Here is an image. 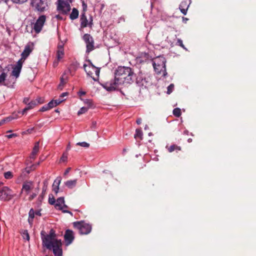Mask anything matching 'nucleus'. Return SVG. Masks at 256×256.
I'll use <instances>...</instances> for the list:
<instances>
[{
    "mask_svg": "<svg viewBox=\"0 0 256 256\" xmlns=\"http://www.w3.org/2000/svg\"><path fill=\"white\" fill-rule=\"evenodd\" d=\"M168 150L169 152H171L175 150H180V146L174 144L170 146V148H168Z\"/></svg>",
    "mask_w": 256,
    "mask_h": 256,
    "instance_id": "nucleus-30",
    "label": "nucleus"
},
{
    "mask_svg": "<svg viewBox=\"0 0 256 256\" xmlns=\"http://www.w3.org/2000/svg\"><path fill=\"white\" fill-rule=\"evenodd\" d=\"M68 159V156L66 154H64L62 157L60 158V161L64 162L67 160Z\"/></svg>",
    "mask_w": 256,
    "mask_h": 256,
    "instance_id": "nucleus-41",
    "label": "nucleus"
},
{
    "mask_svg": "<svg viewBox=\"0 0 256 256\" xmlns=\"http://www.w3.org/2000/svg\"><path fill=\"white\" fill-rule=\"evenodd\" d=\"M37 104L36 100H32L28 103L27 106L21 112L22 114H24L28 110L34 108Z\"/></svg>",
    "mask_w": 256,
    "mask_h": 256,
    "instance_id": "nucleus-22",
    "label": "nucleus"
},
{
    "mask_svg": "<svg viewBox=\"0 0 256 256\" xmlns=\"http://www.w3.org/2000/svg\"><path fill=\"white\" fill-rule=\"evenodd\" d=\"M8 71L4 69L0 65V85L8 86V83L6 80Z\"/></svg>",
    "mask_w": 256,
    "mask_h": 256,
    "instance_id": "nucleus-15",
    "label": "nucleus"
},
{
    "mask_svg": "<svg viewBox=\"0 0 256 256\" xmlns=\"http://www.w3.org/2000/svg\"><path fill=\"white\" fill-rule=\"evenodd\" d=\"M173 114L177 118H178L181 115V110L180 108H175L173 110Z\"/></svg>",
    "mask_w": 256,
    "mask_h": 256,
    "instance_id": "nucleus-29",
    "label": "nucleus"
},
{
    "mask_svg": "<svg viewBox=\"0 0 256 256\" xmlns=\"http://www.w3.org/2000/svg\"><path fill=\"white\" fill-rule=\"evenodd\" d=\"M39 147H40V143L39 142H36L35 143L34 146L30 154V158L31 159L34 160L37 154L39 152Z\"/></svg>",
    "mask_w": 256,
    "mask_h": 256,
    "instance_id": "nucleus-20",
    "label": "nucleus"
},
{
    "mask_svg": "<svg viewBox=\"0 0 256 256\" xmlns=\"http://www.w3.org/2000/svg\"><path fill=\"white\" fill-rule=\"evenodd\" d=\"M24 170L26 171L28 173H29V170H27L26 168Z\"/></svg>",
    "mask_w": 256,
    "mask_h": 256,
    "instance_id": "nucleus-56",
    "label": "nucleus"
},
{
    "mask_svg": "<svg viewBox=\"0 0 256 256\" xmlns=\"http://www.w3.org/2000/svg\"><path fill=\"white\" fill-rule=\"evenodd\" d=\"M4 177L6 179H11L13 177V174L10 171L6 172L4 174Z\"/></svg>",
    "mask_w": 256,
    "mask_h": 256,
    "instance_id": "nucleus-33",
    "label": "nucleus"
},
{
    "mask_svg": "<svg viewBox=\"0 0 256 256\" xmlns=\"http://www.w3.org/2000/svg\"><path fill=\"white\" fill-rule=\"evenodd\" d=\"M34 130V128H30L27 130L28 133H30Z\"/></svg>",
    "mask_w": 256,
    "mask_h": 256,
    "instance_id": "nucleus-54",
    "label": "nucleus"
},
{
    "mask_svg": "<svg viewBox=\"0 0 256 256\" xmlns=\"http://www.w3.org/2000/svg\"><path fill=\"white\" fill-rule=\"evenodd\" d=\"M22 238L28 241L30 240V236H29L28 230H24L22 232Z\"/></svg>",
    "mask_w": 256,
    "mask_h": 256,
    "instance_id": "nucleus-32",
    "label": "nucleus"
},
{
    "mask_svg": "<svg viewBox=\"0 0 256 256\" xmlns=\"http://www.w3.org/2000/svg\"><path fill=\"white\" fill-rule=\"evenodd\" d=\"M38 103H42V102H38Z\"/></svg>",
    "mask_w": 256,
    "mask_h": 256,
    "instance_id": "nucleus-64",
    "label": "nucleus"
},
{
    "mask_svg": "<svg viewBox=\"0 0 256 256\" xmlns=\"http://www.w3.org/2000/svg\"><path fill=\"white\" fill-rule=\"evenodd\" d=\"M83 40L86 44L87 52H90L94 50V40L90 34H84L83 36Z\"/></svg>",
    "mask_w": 256,
    "mask_h": 256,
    "instance_id": "nucleus-11",
    "label": "nucleus"
},
{
    "mask_svg": "<svg viewBox=\"0 0 256 256\" xmlns=\"http://www.w3.org/2000/svg\"><path fill=\"white\" fill-rule=\"evenodd\" d=\"M31 4L35 10L40 12L45 10L48 6L46 2L44 0H32Z\"/></svg>",
    "mask_w": 256,
    "mask_h": 256,
    "instance_id": "nucleus-12",
    "label": "nucleus"
},
{
    "mask_svg": "<svg viewBox=\"0 0 256 256\" xmlns=\"http://www.w3.org/2000/svg\"><path fill=\"white\" fill-rule=\"evenodd\" d=\"M166 60L163 56H158L153 60L152 65L158 74H162L164 76L167 74L166 68Z\"/></svg>",
    "mask_w": 256,
    "mask_h": 256,
    "instance_id": "nucleus-3",
    "label": "nucleus"
},
{
    "mask_svg": "<svg viewBox=\"0 0 256 256\" xmlns=\"http://www.w3.org/2000/svg\"><path fill=\"white\" fill-rule=\"evenodd\" d=\"M77 180L76 179L72 180H69L65 182L64 184L66 186L69 188H74L76 184Z\"/></svg>",
    "mask_w": 256,
    "mask_h": 256,
    "instance_id": "nucleus-23",
    "label": "nucleus"
},
{
    "mask_svg": "<svg viewBox=\"0 0 256 256\" xmlns=\"http://www.w3.org/2000/svg\"><path fill=\"white\" fill-rule=\"evenodd\" d=\"M34 184L32 182L28 181L24 182L20 192V194L24 193L28 195L34 189Z\"/></svg>",
    "mask_w": 256,
    "mask_h": 256,
    "instance_id": "nucleus-13",
    "label": "nucleus"
},
{
    "mask_svg": "<svg viewBox=\"0 0 256 256\" xmlns=\"http://www.w3.org/2000/svg\"><path fill=\"white\" fill-rule=\"evenodd\" d=\"M88 108L83 106L78 111V114L80 116V114H84L88 110Z\"/></svg>",
    "mask_w": 256,
    "mask_h": 256,
    "instance_id": "nucleus-31",
    "label": "nucleus"
},
{
    "mask_svg": "<svg viewBox=\"0 0 256 256\" xmlns=\"http://www.w3.org/2000/svg\"><path fill=\"white\" fill-rule=\"evenodd\" d=\"M68 0L70 2H72V0Z\"/></svg>",
    "mask_w": 256,
    "mask_h": 256,
    "instance_id": "nucleus-63",
    "label": "nucleus"
},
{
    "mask_svg": "<svg viewBox=\"0 0 256 256\" xmlns=\"http://www.w3.org/2000/svg\"><path fill=\"white\" fill-rule=\"evenodd\" d=\"M176 44L182 48L184 50H186V48H185L183 44L182 41L180 39H178Z\"/></svg>",
    "mask_w": 256,
    "mask_h": 256,
    "instance_id": "nucleus-40",
    "label": "nucleus"
},
{
    "mask_svg": "<svg viewBox=\"0 0 256 256\" xmlns=\"http://www.w3.org/2000/svg\"><path fill=\"white\" fill-rule=\"evenodd\" d=\"M84 68L88 76L91 77L94 81L98 80L100 72V70L98 68L96 67L88 62V64H84Z\"/></svg>",
    "mask_w": 256,
    "mask_h": 256,
    "instance_id": "nucleus-4",
    "label": "nucleus"
},
{
    "mask_svg": "<svg viewBox=\"0 0 256 256\" xmlns=\"http://www.w3.org/2000/svg\"><path fill=\"white\" fill-rule=\"evenodd\" d=\"M85 94H86V92L84 91H80L78 92V94L80 96L84 95Z\"/></svg>",
    "mask_w": 256,
    "mask_h": 256,
    "instance_id": "nucleus-50",
    "label": "nucleus"
},
{
    "mask_svg": "<svg viewBox=\"0 0 256 256\" xmlns=\"http://www.w3.org/2000/svg\"><path fill=\"white\" fill-rule=\"evenodd\" d=\"M191 3V0H184L180 3L179 8L184 15H186L187 13L188 8Z\"/></svg>",
    "mask_w": 256,
    "mask_h": 256,
    "instance_id": "nucleus-17",
    "label": "nucleus"
},
{
    "mask_svg": "<svg viewBox=\"0 0 256 256\" xmlns=\"http://www.w3.org/2000/svg\"><path fill=\"white\" fill-rule=\"evenodd\" d=\"M50 108H48V104H46V105H44V106L40 110V112H45V111H46V110H49Z\"/></svg>",
    "mask_w": 256,
    "mask_h": 256,
    "instance_id": "nucleus-44",
    "label": "nucleus"
},
{
    "mask_svg": "<svg viewBox=\"0 0 256 256\" xmlns=\"http://www.w3.org/2000/svg\"><path fill=\"white\" fill-rule=\"evenodd\" d=\"M115 76L119 84H130L134 80L136 76L132 68L128 66H118L115 72Z\"/></svg>",
    "mask_w": 256,
    "mask_h": 256,
    "instance_id": "nucleus-2",
    "label": "nucleus"
},
{
    "mask_svg": "<svg viewBox=\"0 0 256 256\" xmlns=\"http://www.w3.org/2000/svg\"><path fill=\"white\" fill-rule=\"evenodd\" d=\"M36 214H38V215H40V212H36Z\"/></svg>",
    "mask_w": 256,
    "mask_h": 256,
    "instance_id": "nucleus-59",
    "label": "nucleus"
},
{
    "mask_svg": "<svg viewBox=\"0 0 256 256\" xmlns=\"http://www.w3.org/2000/svg\"><path fill=\"white\" fill-rule=\"evenodd\" d=\"M29 217L28 221L30 223H32L34 217V212L32 208H31L28 213Z\"/></svg>",
    "mask_w": 256,
    "mask_h": 256,
    "instance_id": "nucleus-28",
    "label": "nucleus"
},
{
    "mask_svg": "<svg viewBox=\"0 0 256 256\" xmlns=\"http://www.w3.org/2000/svg\"><path fill=\"white\" fill-rule=\"evenodd\" d=\"M80 26L82 28H86L88 26H92V19L90 20V21L88 22V20L86 18V15L84 14L81 15L80 16Z\"/></svg>",
    "mask_w": 256,
    "mask_h": 256,
    "instance_id": "nucleus-19",
    "label": "nucleus"
},
{
    "mask_svg": "<svg viewBox=\"0 0 256 256\" xmlns=\"http://www.w3.org/2000/svg\"><path fill=\"white\" fill-rule=\"evenodd\" d=\"M83 6H84V8H86V4H83Z\"/></svg>",
    "mask_w": 256,
    "mask_h": 256,
    "instance_id": "nucleus-61",
    "label": "nucleus"
},
{
    "mask_svg": "<svg viewBox=\"0 0 256 256\" xmlns=\"http://www.w3.org/2000/svg\"><path fill=\"white\" fill-rule=\"evenodd\" d=\"M55 17L57 18V19H59V20H61L62 19V18L61 16H60L59 14H57L55 16Z\"/></svg>",
    "mask_w": 256,
    "mask_h": 256,
    "instance_id": "nucleus-52",
    "label": "nucleus"
},
{
    "mask_svg": "<svg viewBox=\"0 0 256 256\" xmlns=\"http://www.w3.org/2000/svg\"><path fill=\"white\" fill-rule=\"evenodd\" d=\"M16 4H22L26 2L28 0H12Z\"/></svg>",
    "mask_w": 256,
    "mask_h": 256,
    "instance_id": "nucleus-45",
    "label": "nucleus"
},
{
    "mask_svg": "<svg viewBox=\"0 0 256 256\" xmlns=\"http://www.w3.org/2000/svg\"><path fill=\"white\" fill-rule=\"evenodd\" d=\"M46 20V16L42 15L38 17L36 22L34 24L33 30L36 33L40 32Z\"/></svg>",
    "mask_w": 256,
    "mask_h": 256,
    "instance_id": "nucleus-10",
    "label": "nucleus"
},
{
    "mask_svg": "<svg viewBox=\"0 0 256 256\" xmlns=\"http://www.w3.org/2000/svg\"><path fill=\"white\" fill-rule=\"evenodd\" d=\"M34 48V44L33 42H29L25 46L24 50L21 54V58L19 60L24 62L32 52Z\"/></svg>",
    "mask_w": 256,
    "mask_h": 256,
    "instance_id": "nucleus-7",
    "label": "nucleus"
},
{
    "mask_svg": "<svg viewBox=\"0 0 256 256\" xmlns=\"http://www.w3.org/2000/svg\"><path fill=\"white\" fill-rule=\"evenodd\" d=\"M68 95V93L66 92L62 93L60 96V98L64 99V98L66 96Z\"/></svg>",
    "mask_w": 256,
    "mask_h": 256,
    "instance_id": "nucleus-47",
    "label": "nucleus"
},
{
    "mask_svg": "<svg viewBox=\"0 0 256 256\" xmlns=\"http://www.w3.org/2000/svg\"><path fill=\"white\" fill-rule=\"evenodd\" d=\"M55 104L56 103L54 102V100H52L47 104L50 110L56 106Z\"/></svg>",
    "mask_w": 256,
    "mask_h": 256,
    "instance_id": "nucleus-39",
    "label": "nucleus"
},
{
    "mask_svg": "<svg viewBox=\"0 0 256 256\" xmlns=\"http://www.w3.org/2000/svg\"><path fill=\"white\" fill-rule=\"evenodd\" d=\"M66 83V81L64 80L63 78H61L60 82L59 85L58 86V88L60 90H62L64 84Z\"/></svg>",
    "mask_w": 256,
    "mask_h": 256,
    "instance_id": "nucleus-37",
    "label": "nucleus"
},
{
    "mask_svg": "<svg viewBox=\"0 0 256 256\" xmlns=\"http://www.w3.org/2000/svg\"><path fill=\"white\" fill-rule=\"evenodd\" d=\"M44 186H46V182H44Z\"/></svg>",
    "mask_w": 256,
    "mask_h": 256,
    "instance_id": "nucleus-62",
    "label": "nucleus"
},
{
    "mask_svg": "<svg viewBox=\"0 0 256 256\" xmlns=\"http://www.w3.org/2000/svg\"><path fill=\"white\" fill-rule=\"evenodd\" d=\"M12 120H14V119L12 118V116L11 115L10 116L6 118L5 119H4L3 120H4V122H10Z\"/></svg>",
    "mask_w": 256,
    "mask_h": 256,
    "instance_id": "nucleus-46",
    "label": "nucleus"
},
{
    "mask_svg": "<svg viewBox=\"0 0 256 256\" xmlns=\"http://www.w3.org/2000/svg\"><path fill=\"white\" fill-rule=\"evenodd\" d=\"M55 208L58 210H62L63 212H68L72 214L71 212L65 210L67 206L64 204V198L63 197H60L57 199L55 204Z\"/></svg>",
    "mask_w": 256,
    "mask_h": 256,
    "instance_id": "nucleus-14",
    "label": "nucleus"
},
{
    "mask_svg": "<svg viewBox=\"0 0 256 256\" xmlns=\"http://www.w3.org/2000/svg\"><path fill=\"white\" fill-rule=\"evenodd\" d=\"M23 102L25 104H28V103H29V99L27 98H26L24 99Z\"/></svg>",
    "mask_w": 256,
    "mask_h": 256,
    "instance_id": "nucleus-48",
    "label": "nucleus"
},
{
    "mask_svg": "<svg viewBox=\"0 0 256 256\" xmlns=\"http://www.w3.org/2000/svg\"><path fill=\"white\" fill-rule=\"evenodd\" d=\"M48 202L50 204L54 205L56 204L55 198L52 195L49 196Z\"/></svg>",
    "mask_w": 256,
    "mask_h": 256,
    "instance_id": "nucleus-36",
    "label": "nucleus"
},
{
    "mask_svg": "<svg viewBox=\"0 0 256 256\" xmlns=\"http://www.w3.org/2000/svg\"><path fill=\"white\" fill-rule=\"evenodd\" d=\"M56 4V10L62 14H67L71 10L70 3L64 0H58Z\"/></svg>",
    "mask_w": 256,
    "mask_h": 256,
    "instance_id": "nucleus-5",
    "label": "nucleus"
},
{
    "mask_svg": "<svg viewBox=\"0 0 256 256\" xmlns=\"http://www.w3.org/2000/svg\"><path fill=\"white\" fill-rule=\"evenodd\" d=\"M188 142H192V139L189 138V139L188 140Z\"/></svg>",
    "mask_w": 256,
    "mask_h": 256,
    "instance_id": "nucleus-58",
    "label": "nucleus"
},
{
    "mask_svg": "<svg viewBox=\"0 0 256 256\" xmlns=\"http://www.w3.org/2000/svg\"><path fill=\"white\" fill-rule=\"evenodd\" d=\"M120 85H121V84L118 82L115 77L114 80H111L106 82L102 84V86L108 91H112L118 88Z\"/></svg>",
    "mask_w": 256,
    "mask_h": 256,
    "instance_id": "nucleus-9",
    "label": "nucleus"
},
{
    "mask_svg": "<svg viewBox=\"0 0 256 256\" xmlns=\"http://www.w3.org/2000/svg\"><path fill=\"white\" fill-rule=\"evenodd\" d=\"M188 20V18H183V20Z\"/></svg>",
    "mask_w": 256,
    "mask_h": 256,
    "instance_id": "nucleus-57",
    "label": "nucleus"
},
{
    "mask_svg": "<svg viewBox=\"0 0 256 256\" xmlns=\"http://www.w3.org/2000/svg\"><path fill=\"white\" fill-rule=\"evenodd\" d=\"M4 120H2V121L0 122V126L4 124Z\"/></svg>",
    "mask_w": 256,
    "mask_h": 256,
    "instance_id": "nucleus-55",
    "label": "nucleus"
},
{
    "mask_svg": "<svg viewBox=\"0 0 256 256\" xmlns=\"http://www.w3.org/2000/svg\"><path fill=\"white\" fill-rule=\"evenodd\" d=\"M74 238V236L73 232L70 230H66L64 234V240L66 243V245L70 244L73 241Z\"/></svg>",
    "mask_w": 256,
    "mask_h": 256,
    "instance_id": "nucleus-18",
    "label": "nucleus"
},
{
    "mask_svg": "<svg viewBox=\"0 0 256 256\" xmlns=\"http://www.w3.org/2000/svg\"><path fill=\"white\" fill-rule=\"evenodd\" d=\"M20 112H14L12 114V118H13L14 120L18 118H19L18 114H20Z\"/></svg>",
    "mask_w": 256,
    "mask_h": 256,
    "instance_id": "nucleus-43",
    "label": "nucleus"
},
{
    "mask_svg": "<svg viewBox=\"0 0 256 256\" xmlns=\"http://www.w3.org/2000/svg\"><path fill=\"white\" fill-rule=\"evenodd\" d=\"M141 122H142V120L140 118H139V119H138L136 120V123L138 124H141Z\"/></svg>",
    "mask_w": 256,
    "mask_h": 256,
    "instance_id": "nucleus-53",
    "label": "nucleus"
},
{
    "mask_svg": "<svg viewBox=\"0 0 256 256\" xmlns=\"http://www.w3.org/2000/svg\"><path fill=\"white\" fill-rule=\"evenodd\" d=\"M61 182V178L60 177L57 178L54 181L52 184V190L57 194L59 190V186Z\"/></svg>",
    "mask_w": 256,
    "mask_h": 256,
    "instance_id": "nucleus-21",
    "label": "nucleus"
},
{
    "mask_svg": "<svg viewBox=\"0 0 256 256\" xmlns=\"http://www.w3.org/2000/svg\"><path fill=\"white\" fill-rule=\"evenodd\" d=\"M57 51V57L58 60H60L63 57L64 54V50L63 46L62 45H58V47Z\"/></svg>",
    "mask_w": 256,
    "mask_h": 256,
    "instance_id": "nucleus-24",
    "label": "nucleus"
},
{
    "mask_svg": "<svg viewBox=\"0 0 256 256\" xmlns=\"http://www.w3.org/2000/svg\"><path fill=\"white\" fill-rule=\"evenodd\" d=\"M76 145L81 146L84 148H88L90 146V144L87 143L86 142H78L76 143Z\"/></svg>",
    "mask_w": 256,
    "mask_h": 256,
    "instance_id": "nucleus-35",
    "label": "nucleus"
},
{
    "mask_svg": "<svg viewBox=\"0 0 256 256\" xmlns=\"http://www.w3.org/2000/svg\"><path fill=\"white\" fill-rule=\"evenodd\" d=\"M70 168H67V169L65 171V172H64V174L65 175H66V174H67L69 172H70Z\"/></svg>",
    "mask_w": 256,
    "mask_h": 256,
    "instance_id": "nucleus-51",
    "label": "nucleus"
},
{
    "mask_svg": "<svg viewBox=\"0 0 256 256\" xmlns=\"http://www.w3.org/2000/svg\"><path fill=\"white\" fill-rule=\"evenodd\" d=\"M38 193V189H35L34 192L33 191H32L30 193V194H28V195H30L29 197H28V200H33L34 198L36 197V196H37Z\"/></svg>",
    "mask_w": 256,
    "mask_h": 256,
    "instance_id": "nucleus-27",
    "label": "nucleus"
},
{
    "mask_svg": "<svg viewBox=\"0 0 256 256\" xmlns=\"http://www.w3.org/2000/svg\"><path fill=\"white\" fill-rule=\"evenodd\" d=\"M78 11L76 8L72 10V12L70 14V18L71 20H74L78 18Z\"/></svg>",
    "mask_w": 256,
    "mask_h": 256,
    "instance_id": "nucleus-25",
    "label": "nucleus"
},
{
    "mask_svg": "<svg viewBox=\"0 0 256 256\" xmlns=\"http://www.w3.org/2000/svg\"><path fill=\"white\" fill-rule=\"evenodd\" d=\"M64 100H65V99H62V98H59L58 99H57L56 100H54V102L56 103L55 104H56V106Z\"/></svg>",
    "mask_w": 256,
    "mask_h": 256,
    "instance_id": "nucleus-42",
    "label": "nucleus"
},
{
    "mask_svg": "<svg viewBox=\"0 0 256 256\" xmlns=\"http://www.w3.org/2000/svg\"><path fill=\"white\" fill-rule=\"evenodd\" d=\"M16 136V134H9V135H7L6 136L8 138H12V137L14 136Z\"/></svg>",
    "mask_w": 256,
    "mask_h": 256,
    "instance_id": "nucleus-49",
    "label": "nucleus"
},
{
    "mask_svg": "<svg viewBox=\"0 0 256 256\" xmlns=\"http://www.w3.org/2000/svg\"><path fill=\"white\" fill-rule=\"evenodd\" d=\"M83 101L84 103L87 106L86 108H90L92 106V101L90 99H80Z\"/></svg>",
    "mask_w": 256,
    "mask_h": 256,
    "instance_id": "nucleus-26",
    "label": "nucleus"
},
{
    "mask_svg": "<svg viewBox=\"0 0 256 256\" xmlns=\"http://www.w3.org/2000/svg\"><path fill=\"white\" fill-rule=\"evenodd\" d=\"M70 148V146H68V147H67V149L68 150Z\"/></svg>",
    "mask_w": 256,
    "mask_h": 256,
    "instance_id": "nucleus-60",
    "label": "nucleus"
},
{
    "mask_svg": "<svg viewBox=\"0 0 256 256\" xmlns=\"http://www.w3.org/2000/svg\"><path fill=\"white\" fill-rule=\"evenodd\" d=\"M13 197L12 190L7 186L0 189V200H8Z\"/></svg>",
    "mask_w": 256,
    "mask_h": 256,
    "instance_id": "nucleus-8",
    "label": "nucleus"
},
{
    "mask_svg": "<svg viewBox=\"0 0 256 256\" xmlns=\"http://www.w3.org/2000/svg\"><path fill=\"white\" fill-rule=\"evenodd\" d=\"M41 234L43 245L49 250L52 249L55 256H62L61 240L56 238L54 231L50 230V234L46 236H43L42 232Z\"/></svg>",
    "mask_w": 256,
    "mask_h": 256,
    "instance_id": "nucleus-1",
    "label": "nucleus"
},
{
    "mask_svg": "<svg viewBox=\"0 0 256 256\" xmlns=\"http://www.w3.org/2000/svg\"><path fill=\"white\" fill-rule=\"evenodd\" d=\"M142 132L140 130H136V134H134L135 138H142Z\"/></svg>",
    "mask_w": 256,
    "mask_h": 256,
    "instance_id": "nucleus-34",
    "label": "nucleus"
},
{
    "mask_svg": "<svg viewBox=\"0 0 256 256\" xmlns=\"http://www.w3.org/2000/svg\"><path fill=\"white\" fill-rule=\"evenodd\" d=\"M174 89V84H170L167 88V94H170L173 91Z\"/></svg>",
    "mask_w": 256,
    "mask_h": 256,
    "instance_id": "nucleus-38",
    "label": "nucleus"
},
{
    "mask_svg": "<svg viewBox=\"0 0 256 256\" xmlns=\"http://www.w3.org/2000/svg\"><path fill=\"white\" fill-rule=\"evenodd\" d=\"M74 226L78 230L79 232L82 234H87L92 230V226L90 224L82 221L74 222Z\"/></svg>",
    "mask_w": 256,
    "mask_h": 256,
    "instance_id": "nucleus-6",
    "label": "nucleus"
},
{
    "mask_svg": "<svg viewBox=\"0 0 256 256\" xmlns=\"http://www.w3.org/2000/svg\"><path fill=\"white\" fill-rule=\"evenodd\" d=\"M24 62L18 60L16 64L12 68V74L16 78H18L21 72Z\"/></svg>",
    "mask_w": 256,
    "mask_h": 256,
    "instance_id": "nucleus-16",
    "label": "nucleus"
}]
</instances>
